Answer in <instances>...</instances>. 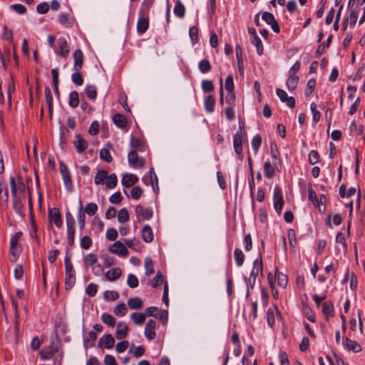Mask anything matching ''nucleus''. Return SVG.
<instances>
[{
    "label": "nucleus",
    "instance_id": "obj_1",
    "mask_svg": "<svg viewBox=\"0 0 365 365\" xmlns=\"http://www.w3.org/2000/svg\"><path fill=\"white\" fill-rule=\"evenodd\" d=\"M59 165L60 173L62 176L66 189L68 192H71L73 190V184L71 180L69 169L63 162H60Z\"/></svg>",
    "mask_w": 365,
    "mask_h": 365
},
{
    "label": "nucleus",
    "instance_id": "obj_2",
    "mask_svg": "<svg viewBox=\"0 0 365 365\" xmlns=\"http://www.w3.org/2000/svg\"><path fill=\"white\" fill-rule=\"evenodd\" d=\"M262 271H263V265H262V256L259 255V259H257L253 262V267L252 270L250 273V277H249V284L252 286L256 280V277L259 274H261L262 275Z\"/></svg>",
    "mask_w": 365,
    "mask_h": 365
},
{
    "label": "nucleus",
    "instance_id": "obj_3",
    "mask_svg": "<svg viewBox=\"0 0 365 365\" xmlns=\"http://www.w3.org/2000/svg\"><path fill=\"white\" fill-rule=\"evenodd\" d=\"M135 212L139 222L143 220H149L153 215L152 209H145L142 205H140L135 207Z\"/></svg>",
    "mask_w": 365,
    "mask_h": 365
},
{
    "label": "nucleus",
    "instance_id": "obj_4",
    "mask_svg": "<svg viewBox=\"0 0 365 365\" xmlns=\"http://www.w3.org/2000/svg\"><path fill=\"white\" fill-rule=\"evenodd\" d=\"M246 140L245 132H237L234 135L233 144L235 153L240 155L242 152V143Z\"/></svg>",
    "mask_w": 365,
    "mask_h": 365
},
{
    "label": "nucleus",
    "instance_id": "obj_5",
    "mask_svg": "<svg viewBox=\"0 0 365 365\" xmlns=\"http://www.w3.org/2000/svg\"><path fill=\"white\" fill-rule=\"evenodd\" d=\"M109 252L120 257H126L128 255V250L126 247L119 241L114 242L109 247Z\"/></svg>",
    "mask_w": 365,
    "mask_h": 365
},
{
    "label": "nucleus",
    "instance_id": "obj_6",
    "mask_svg": "<svg viewBox=\"0 0 365 365\" xmlns=\"http://www.w3.org/2000/svg\"><path fill=\"white\" fill-rule=\"evenodd\" d=\"M128 160L129 164L133 168H140L145 164V160L138 158L136 150H131L128 155Z\"/></svg>",
    "mask_w": 365,
    "mask_h": 365
},
{
    "label": "nucleus",
    "instance_id": "obj_7",
    "mask_svg": "<svg viewBox=\"0 0 365 365\" xmlns=\"http://www.w3.org/2000/svg\"><path fill=\"white\" fill-rule=\"evenodd\" d=\"M48 218L51 222H53L58 228L63 225L61 215L58 208L53 207L48 210Z\"/></svg>",
    "mask_w": 365,
    "mask_h": 365
},
{
    "label": "nucleus",
    "instance_id": "obj_8",
    "mask_svg": "<svg viewBox=\"0 0 365 365\" xmlns=\"http://www.w3.org/2000/svg\"><path fill=\"white\" fill-rule=\"evenodd\" d=\"M66 269V278L65 287L66 289H71L76 283V272L73 267L65 268Z\"/></svg>",
    "mask_w": 365,
    "mask_h": 365
},
{
    "label": "nucleus",
    "instance_id": "obj_9",
    "mask_svg": "<svg viewBox=\"0 0 365 365\" xmlns=\"http://www.w3.org/2000/svg\"><path fill=\"white\" fill-rule=\"evenodd\" d=\"M262 18L267 24L271 26V28L274 32H279V26L272 14L265 11L262 14Z\"/></svg>",
    "mask_w": 365,
    "mask_h": 365
},
{
    "label": "nucleus",
    "instance_id": "obj_10",
    "mask_svg": "<svg viewBox=\"0 0 365 365\" xmlns=\"http://www.w3.org/2000/svg\"><path fill=\"white\" fill-rule=\"evenodd\" d=\"M284 200L279 188L275 187L274 191V207L276 212L279 214L282 212Z\"/></svg>",
    "mask_w": 365,
    "mask_h": 365
},
{
    "label": "nucleus",
    "instance_id": "obj_11",
    "mask_svg": "<svg viewBox=\"0 0 365 365\" xmlns=\"http://www.w3.org/2000/svg\"><path fill=\"white\" fill-rule=\"evenodd\" d=\"M156 328V322L153 319L148 320L145 327V335L149 340L155 339L156 334L155 329Z\"/></svg>",
    "mask_w": 365,
    "mask_h": 365
},
{
    "label": "nucleus",
    "instance_id": "obj_12",
    "mask_svg": "<svg viewBox=\"0 0 365 365\" xmlns=\"http://www.w3.org/2000/svg\"><path fill=\"white\" fill-rule=\"evenodd\" d=\"M277 96L282 102H286L289 108H294L295 106V99L293 97H288L287 93L280 88L276 90Z\"/></svg>",
    "mask_w": 365,
    "mask_h": 365
},
{
    "label": "nucleus",
    "instance_id": "obj_13",
    "mask_svg": "<svg viewBox=\"0 0 365 365\" xmlns=\"http://www.w3.org/2000/svg\"><path fill=\"white\" fill-rule=\"evenodd\" d=\"M342 344L344 347L347 350L354 351V352H359L361 351V346L348 337L343 338Z\"/></svg>",
    "mask_w": 365,
    "mask_h": 365
},
{
    "label": "nucleus",
    "instance_id": "obj_14",
    "mask_svg": "<svg viewBox=\"0 0 365 365\" xmlns=\"http://www.w3.org/2000/svg\"><path fill=\"white\" fill-rule=\"evenodd\" d=\"M129 328L125 322H119L115 331V337L118 339H123L126 337Z\"/></svg>",
    "mask_w": 365,
    "mask_h": 365
},
{
    "label": "nucleus",
    "instance_id": "obj_15",
    "mask_svg": "<svg viewBox=\"0 0 365 365\" xmlns=\"http://www.w3.org/2000/svg\"><path fill=\"white\" fill-rule=\"evenodd\" d=\"M99 346L106 349H111L115 344V339L111 334H108L102 336L99 340Z\"/></svg>",
    "mask_w": 365,
    "mask_h": 365
},
{
    "label": "nucleus",
    "instance_id": "obj_16",
    "mask_svg": "<svg viewBox=\"0 0 365 365\" xmlns=\"http://www.w3.org/2000/svg\"><path fill=\"white\" fill-rule=\"evenodd\" d=\"M12 51L10 47H4V50H0V59L3 67L6 69V62L11 61Z\"/></svg>",
    "mask_w": 365,
    "mask_h": 365
},
{
    "label": "nucleus",
    "instance_id": "obj_17",
    "mask_svg": "<svg viewBox=\"0 0 365 365\" xmlns=\"http://www.w3.org/2000/svg\"><path fill=\"white\" fill-rule=\"evenodd\" d=\"M122 274V270L119 267L113 268L107 271L105 277L107 280L113 282L118 279Z\"/></svg>",
    "mask_w": 365,
    "mask_h": 365
},
{
    "label": "nucleus",
    "instance_id": "obj_18",
    "mask_svg": "<svg viewBox=\"0 0 365 365\" xmlns=\"http://www.w3.org/2000/svg\"><path fill=\"white\" fill-rule=\"evenodd\" d=\"M141 233L142 238L145 242H151L153 240V232L149 225H145L141 230Z\"/></svg>",
    "mask_w": 365,
    "mask_h": 365
},
{
    "label": "nucleus",
    "instance_id": "obj_19",
    "mask_svg": "<svg viewBox=\"0 0 365 365\" xmlns=\"http://www.w3.org/2000/svg\"><path fill=\"white\" fill-rule=\"evenodd\" d=\"M74 58V68L76 71H79L83 66V54L81 50L77 49L73 54Z\"/></svg>",
    "mask_w": 365,
    "mask_h": 365
},
{
    "label": "nucleus",
    "instance_id": "obj_20",
    "mask_svg": "<svg viewBox=\"0 0 365 365\" xmlns=\"http://www.w3.org/2000/svg\"><path fill=\"white\" fill-rule=\"evenodd\" d=\"M138 181V177L133 174H125L122 178V184L126 187H129L135 185Z\"/></svg>",
    "mask_w": 365,
    "mask_h": 365
},
{
    "label": "nucleus",
    "instance_id": "obj_21",
    "mask_svg": "<svg viewBox=\"0 0 365 365\" xmlns=\"http://www.w3.org/2000/svg\"><path fill=\"white\" fill-rule=\"evenodd\" d=\"M59 23L66 28L71 27L73 24V19L68 14L61 13L58 16Z\"/></svg>",
    "mask_w": 365,
    "mask_h": 365
},
{
    "label": "nucleus",
    "instance_id": "obj_22",
    "mask_svg": "<svg viewBox=\"0 0 365 365\" xmlns=\"http://www.w3.org/2000/svg\"><path fill=\"white\" fill-rule=\"evenodd\" d=\"M149 21L147 17H140L137 22V31L139 34H143L148 28Z\"/></svg>",
    "mask_w": 365,
    "mask_h": 365
},
{
    "label": "nucleus",
    "instance_id": "obj_23",
    "mask_svg": "<svg viewBox=\"0 0 365 365\" xmlns=\"http://www.w3.org/2000/svg\"><path fill=\"white\" fill-rule=\"evenodd\" d=\"M75 147L78 153L84 151L88 147V142L82 138L80 135H76Z\"/></svg>",
    "mask_w": 365,
    "mask_h": 365
},
{
    "label": "nucleus",
    "instance_id": "obj_24",
    "mask_svg": "<svg viewBox=\"0 0 365 365\" xmlns=\"http://www.w3.org/2000/svg\"><path fill=\"white\" fill-rule=\"evenodd\" d=\"M9 200V190L7 185L4 180H0V202H8Z\"/></svg>",
    "mask_w": 365,
    "mask_h": 365
},
{
    "label": "nucleus",
    "instance_id": "obj_25",
    "mask_svg": "<svg viewBox=\"0 0 365 365\" xmlns=\"http://www.w3.org/2000/svg\"><path fill=\"white\" fill-rule=\"evenodd\" d=\"M130 145L133 150L144 151L145 150L143 141L139 138L131 137Z\"/></svg>",
    "mask_w": 365,
    "mask_h": 365
},
{
    "label": "nucleus",
    "instance_id": "obj_26",
    "mask_svg": "<svg viewBox=\"0 0 365 365\" xmlns=\"http://www.w3.org/2000/svg\"><path fill=\"white\" fill-rule=\"evenodd\" d=\"M113 123L119 128H124L127 125V119L125 115L117 113L113 117Z\"/></svg>",
    "mask_w": 365,
    "mask_h": 365
},
{
    "label": "nucleus",
    "instance_id": "obj_27",
    "mask_svg": "<svg viewBox=\"0 0 365 365\" xmlns=\"http://www.w3.org/2000/svg\"><path fill=\"white\" fill-rule=\"evenodd\" d=\"M358 14L354 10H351L349 17L344 21L343 29H346L348 24L349 23L350 26L353 27L357 21Z\"/></svg>",
    "mask_w": 365,
    "mask_h": 365
},
{
    "label": "nucleus",
    "instance_id": "obj_28",
    "mask_svg": "<svg viewBox=\"0 0 365 365\" xmlns=\"http://www.w3.org/2000/svg\"><path fill=\"white\" fill-rule=\"evenodd\" d=\"M322 312L325 315L327 320H328L329 317L333 316L334 314L333 304L331 302H324L322 304Z\"/></svg>",
    "mask_w": 365,
    "mask_h": 365
},
{
    "label": "nucleus",
    "instance_id": "obj_29",
    "mask_svg": "<svg viewBox=\"0 0 365 365\" xmlns=\"http://www.w3.org/2000/svg\"><path fill=\"white\" fill-rule=\"evenodd\" d=\"M83 263L86 267H93L98 263V258L95 254L90 253L83 258Z\"/></svg>",
    "mask_w": 365,
    "mask_h": 365
},
{
    "label": "nucleus",
    "instance_id": "obj_30",
    "mask_svg": "<svg viewBox=\"0 0 365 365\" xmlns=\"http://www.w3.org/2000/svg\"><path fill=\"white\" fill-rule=\"evenodd\" d=\"M299 82V77L296 75L290 74L289 75V78L287 81V87L289 91H294Z\"/></svg>",
    "mask_w": 365,
    "mask_h": 365
},
{
    "label": "nucleus",
    "instance_id": "obj_31",
    "mask_svg": "<svg viewBox=\"0 0 365 365\" xmlns=\"http://www.w3.org/2000/svg\"><path fill=\"white\" fill-rule=\"evenodd\" d=\"M215 107V99L212 96H207L205 100V108L207 112L212 113Z\"/></svg>",
    "mask_w": 365,
    "mask_h": 365
},
{
    "label": "nucleus",
    "instance_id": "obj_32",
    "mask_svg": "<svg viewBox=\"0 0 365 365\" xmlns=\"http://www.w3.org/2000/svg\"><path fill=\"white\" fill-rule=\"evenodd\" d=\"M13 207L19 215L24 216V205L17 196L13 197Z\"/></svg>",
    "mask_w": 365,
    "mask_h": 365
},
{
    "label": "nucleus",
    "instance_id": "obj_33",
    "mask_svg": "<svg viewBox=\"0 0 365 365\" xmlns=\"http://www.w3.org/2000/svg\"><path fill=\"white\" fill-rule=\"evenodd\" d=\"M128 305L131 309H138L143 307V301L139 297L130 298Z\"/></svg>",
    "mask_w": 365,
    "mask_h": 365
},
{
    "label": "nucleus",
    "instance_id": "obj_34",
    "mask_svg": "<svg viewBox=\"0 0 365 365\" xmlns=\"http://www.w3.org/2000/svg\"><path fill=\"white\" fill-rule=\"evenodd\" d=\"M79 104V97L77 91H71L69 94L68 105L70 107L75 108Z\"/></svg>",
    "mask_w": 365,
    "mask_h": 365
},
{
    "label": "nucleus",
    "instance_id": "obj_35",
    "mask_svg": "<svg viewBox=\"0 0 365 365\" xmlns=\"http://www.w3.org/2000/svg\"><path fill=\"white\" fill-rule=\"evenodd\" d=\"M45 100L48 106L49 113L51 114L53 109V97L51 94V91L48 86H46L45 88Z\"/></svg>",
    "mask_w": 365,
    "mask_h": 365
},
{
    "label": "nucleus",
    "instance_id": "obj_36",
    "mask_svg": "<svg viewBox=\"0 0 365 365\" xmlns=\"http://www.w3.org/2000/svg\"><path fill=\"white\" fill-rule=\"evenodd\" d=\"M118 179L115 174L112 173L109 175H107L106 178V185L108 189H113L117 185Z\"/></svg>",
    "mask_w": 365,
    "mask_h": 365
},
{
    "label": "nucleus",
    "instance_id": "obj_37",
    "mask_svg": "<svg viewBox=\"0 0 365 365\" xmlns=\"http://www.w3.org/2000/svg\"><path fill=\"white\" fill-rule=\"evenodd\" d=\"M130 317L135 324L140 325L145 322L146 316L143 313L134 312Z\"/></svg>",
    "mask_w": 365,
    "mask_h": 365
},
{
    "label": "nucleus",
    "instance_id": "obj_38",
    "mask_svg": "<svg viewBox=\"0 0 365 365\" xmlns=\"http://www.w3.org/2000/svg\"><path fill=\"white\" fill-rule=\"evenodd\" d=\"M68 243L73 246L75 240V225H67Z\"/></svg>",
    "mask_w": 365,
    "mask_h": 365
},
{
    "label": "nucleus",
    "instance_id": "obj_39",
    "mask_svg": "<svg viewBox=\"0 0 365 365\" xmlns=\"http://www.w3.org/2000/svg\"><path fill=\"white\" fill-rule=\"evenodd\" d=\"M101 319L104 324L109 327H113L115 324V319L110 314L103 313Z\"/></svg>",
    "mask_w": 365,
    "mask_h": 365
},
{
    "label": "nucleus",
    "instance_id": "obj_40",
    "mask_svg": "<svg viewBox=\"0 0 365 365\" xmlns=\"http://www.w3.org/2000/svg\"><path fill=\"white\" fill-rule=\"evenodd\" d=\"M234 257L236 264L238 267H241L244 263L245 255L240 249H235L234 252Z\"/></svg>",
    "mask_w": 365,
    "mask_h": 365
},
{
    "label": "nucleus",
    "instance_id": "obj_41",
    "mask_svg": "<svg viewBox=\"0 0 365 365\" xmlns=\"http://www.w3.org/2000/svg\"><path fill=\"white\" fill-rule=\"evenodd\" d=\"M185 9L182 3L178 1L174 7V14L182 18L185 16Z\"/></svg>",
    "mask_w": 365,
    "mask_h": 365
},
{
    "label": "nucleus",
    "instance_id": "obj_42",
    "mask_svg": "<svg viewBox=\"0 0 365 365\" xmlns=\"http://www.w3.org/2000/svg\"><path fill=\"white\" fill-rule=\"evenodd\" d=\"M264 170L265 176L268 178H271L274 175V168L272 166L269 161H267L264 163Z\"/></svg>",
    "mask_w": 365,
    "mask_h": 365
},
{
    "label": "nucleus",
    "instance_id": "obj_43",
    "mask_svg": "<svg viewBox=\"0 0 365 365\" xmlns=\"http://www.w3.org/2000/svg\"><path fill=\"white\" fill-rule=\"evenodd\" d=\"M107 171L104 170L98 171L95 176V183L96 185L103 184L104 180H106V178H107Z\"/></svg>",
    "mask_w": 365,
    "mask_h": 365
},
{
    "label": "nucleus",
    "instance_id": "obj_44",
    "mask_svg": "<svg viewBox=\"0 0 365 365\" xmlns=\"http://www.w3.org/2000/svg\"><path fill=\"white\" fill-rule=\"evenodd\" d=\"M276 277L277 279L279 286L282 288H285L287 285L288 282L287 275L277 271Z\"/></svg>",
    "mask_w": 365,
    "mask_h": 365
},
{
    "label": "nucleus",
    "instance_id": "obj_45",
    "mask_svg": "<svg viewBox=\"0 0 365 365\" xmlns=\"http://www.w3.org/2000/svg\"><path fill=\"white\" fill-rule=\"evenodd\" d=\"M129 220V213L126 208L120 210L118 214V221L120 223H124Z\"/></svg>",
    "mask_w": 365,
    "mask_h": 365
},
{
    "label": "nucleus",
    "instance_id": "obj_46",
    "mask_svg": "<svg viewBox=\"0 0 365 365\" xmlns=\"http://www.w3.org/2000/svg\"><path fill=\"white\" fill-rule=\"evenodd\" d=\"M144 263H145V274L147 276H149V275L153 274L155 270H154V264H153V260L150 258H146L145 259Z\"/></svg>",
    "mask_w": 365,
    "mask_h": 365
},
{
    "label": "nucleus",
    "instance_id": "obj_47",
    "mask_svg": "<svg viewBox=\"0 0 365 365\" xmlns=\"http://www.w3.org/2000/svg\"><path fill=\"white\" fill-rule=\"evenodd\" d=\"M198 67L200 71L203 73H206L211 70V65L207 59L200 61L199 62Z\"/></svg>",
    "mask_w": 365,
    "mask_h": 365
},
{
    "label": "nucleus",
    "instance_id": "obj_48",
    "mask_svg": "<svg viewBox=\"0 0 365 365\" xmlns=\"http://www.w3.org/2000/svg\"><path fill=\"white\" fill-rule=\"evenodd\" d=\"M127 307L125 303L122 302L118 304L114 309V313L117 316H124L127 313Z\"/></svg>",
    "mask_w": 365,
    "mask_h": 365
},
{
    "label": "nucleus",
    "instance_id": "obj_49",
    "mask_svg": "<svg viewBox=\"0 0 365 365\" xmlns=\"http://www.w3.org/2000/svg\"><path fill=\"white\" fill-rule=\"evenodd\" d=\"M189 35L191 39L192 43L196 44L198 43L197 36H198V29L196 26H192L189 30Z\"/></svg>",
    "mask_w": 365,
    "mask_h": 365
},
{
    "label": "nucleus",
    "instance_id": "obj_50",
    "mask_svg": "<svg viewBox=\"0 0 365 365\" xmlns=\"http://www.w3.org/2000/svg\"><path fill=\"white\" fill-rule=\"evenodd\" d=\"M98 210V206L96 203L90 202L85 207V212L89 216H93L96 214Z\"/></svg>",
    "mask_w": 365,
    "mask_h": 365
},
{
    "label": "nucleus",
    "instance_id": "obj_51",
    "mask_svg": "<svg viewBox=\"0 0 365 365\" xmlns=\"http://www.w3.org/2000/svg\"><path fill=\"white\" fill-rule=\"evenodd\" d=\"M127 284L130 288H135L138 286V279L133 274H129L127 279Z\"/></svg>",
    "mask_w": 365,
    "mask_h": 365
},
{
    "label": "nucleus",
    "instance_id": "obj_52",
    "mask_svg": "<svg viewBox=\"0 0 365 365\" xmlns=\"http://www.w3.org/2000/svg\"><path fill=\"white\" fill-rule=\"evenodd\" d=\"M100 158L107 163L112 161V157L108 148H102L100 150Z\"/></svg>",
    "mask_w": 365,
    "mask_h": 365
},
{
    "label": "nucleus",
    "instance_id": "obj_53",
    "mask_svg": "<svg viewBox=\"0 0 365 365\" xmlns=\"http://www.w3.org/2000/svg\"><path fill=\"white\" fill-rule=\"evenodd\" d=\"M86 93L90 99H95L97 96V91L96 86L91 85L86 88Z\"/></svg>",
    "mask_w": 365,
    "mask_h": 365
},
{
    "label": "nucleus",
    "instance_id": "obj_54",
    "mask_svg": "<svg viewBox=\"0 0 365 365\" xmlns=\"http://www.w3.org/2000/svg\"><path fill=\"white\" fill-rule=\"evenodd\" d=\"M98 287L97 284H93V283H90L86 289V294H88L89 297H94L97 293Z\"/></svg>",
    "mask_w": 365,
    "mask_h": 365
},
{
    "label": "nucleus",
    "instance_id": "obj_55",
    "mask_svg": "<svg viewBox=\"0 0 365 365\" xmlns=\"http://www.w3.org/2000/svg\"><path fill=\"white\" fill-rule=\"evenodd\" d=\"M104 298L108 301H115L119 298V294L115 291H106Z\"/></svg>",
    "mask_w": 365,
    "mask_h": 365
},
{
    "label": "nucleus",
    "instance_id": "obj_56",
    "mask_svg": "<svg viewBox=\"0 0 365 365\" xmlns=\"http://www.w3.org/2000/svg\"><path fill=\"white\" fill-rule=\"evenodd\" d=\"M308 197L310 201H312L315 205L319 206V202L317 198V193L312 188H308Z\"/></svg>",
    "mask_w": 365,
    "mask_h": 365
},
{
    "label": "nucleus",
    "instance_id": "obj_57",
    "mask_svg": "<svg viewBox=\"0 0 365 365\" xmlns=\"http://www.w3.org/2000/svg\"><path fill=\"white\" fill-rule=\"evenodd\" d=\"M127 247H128L130 249H133L135 251H138L139 249H140V242L135 240V239H133V240H126L125 241Z\"/></svg>",
    "mask_w": 365,
    "mask_h": 365
},
{
    "label": "nucleus",
    "instance_id": "obj_58",
    "mask_svg": "<svg viewBox=\"0 0 365 365\" xmlns=\"http://www.w3.org/2000/svg\"><path fill=\"white\" fill-rule=\"evenodd\" d=\"M92 240L89 236H84L81 240V247L83 249L88 250L92 245Z\"/></svg>",
    "mask_w": 365,
    "mask_h": 365
},
{
    "label": "nucleus",
    "instance_id": "obj_59",
    "mask_svg": "<svg viewBox=\"0 0 365 365\" xmlns=\"http://www.w3.org/2000/svg\"><path fill=\"white\" fill-rule=\"evenodd\" d=\"M319 160V155L317 150H312L309 155V161L312 165H315Z\"/></svg>",
    "mask_w": 365,
    "mask_h": 365
},
{
    "label": "nucleus",
    "instance_id": "obj_60",
    "mask_svg": "<svg viewBox=\"0 0 365 365\" xmlns=\"http://www.w3.org/2000/svg\"><path fill=\"white\" fill-rule=\"evenodd\" d=\"M163 282V276L160 272H158L151 282L153 287H157Z\"/></svg>",
    "mask_w": 365,
    "mask_h": 365
},
{
    "label": "nucleus",
    "instance_id": "obj_61",
    "mask_svg": "<svg viewBox=\"0 0 365 365\" xmlns=\"http://www.w3.org/2000/svg\"><path fill=\"white\" fill-rule=\"evenodd\" d=\"M143 190L139 186H135L130 191V195L134 200H138L142 195Z\"/></svg>",
    "mask_w": 365,
    "mask_h": 365
},
{
    "label": "nucleus",
    "instance_id": "obj_62",
    "mask_svg": "<svg viewBox=\"0 0 365 365\" xmlns=\"http://www.w3.org/2000/svg\"><path fill=\"white\" fill-rule=\"evenodd\" d=\"M10 8L19 14H24L26 12V8L20 4H12Z\"/></svg>",
    "mask_w": 365,
    "mask_h": 365
},
{
    "label": "nucleus",
    "instance_id": "obj_63",
    "mask_svg": "<svg viewBox=\"0 0 365 365\" xmlns=\"http://www.w3.org/2000/svg\"><path fill=\"white\" fill-rule=\"evenodd\" d=\"M262 144V138L259 135H255L252 140V146L255 152H257Z\"/></svg>",
    "mask_w": 365,
    "mask_h": 365
},
{
    "label": "nucleus",
    "instance_id": "obj_64",
    "mask_svg": "<svg viewBox=\"0 0 365 365\" xmlns=\"http://www.w3.org/2000/svg\"><path fill=\"white\" fill-rule=\"evenodd\" d=\"M78 71H79L72 74V81L77 86H81L83 83V80L82 75Z\"/></svg>",
    "mask_w": 365,
    "mask_h": 365
}]
</instances>
